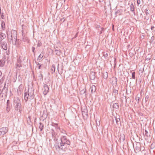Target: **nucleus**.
<instances>
[{"instance_id": "6e6552de", "label": "nucleus", "mask_w": 155, "mask_h": 155, "mask_svg": "<svg viewBox=\"0 0 155 155\" xmlns=\"http://www.w3.org/2000/svg\"><path fill=\"white\" fill-rule=\"evenodd\" d=\"M120 139L122 141H124L125 140V136L124 134H120Z\"/></svg>"}, {"instance_id": "4468645a", "label": "nucleus", "mask_w": 155, "mask_h": 155, "mask_svg": "<svg viewBox=\"0 0 155 155\" xmlns=\"http://www.w3.org/2000/svg\"><path fill=\"white\" fill-rule=\"evenodd\" d=\"M135 72H133L132 73V78L133 79H134L135 78Z\"/></svg>"}, {"instance_id": "423d86ee", "label": "nucleus", "mask_w": 155, "mask_h": 155, "mask_svg": "<svg viewBox=\"0 0 155 155\" xmlns=\"http://www.w3.org/2000/svg\"><path fill=\"white\" fill-rule=\"evenodd\" d=\"M90 89L92 93L95 92L96 91V87L94 85H92Z\"/></svg>"}, {"instance_id": "f03ea898", "label": "nucleus", "mask_w": 155, "mask_h": 155, "mask_svg": "<svg viewBox=\"0 0 155 155\" xmlns=\"http://www.w3.org/2000/svg\"><path fill=\"white\" fill-rule=\"evenodd\" d=\"M49 88L47 85L46 84L44 85L42 89V91L43 94L45 95H46L47 94L49 91Z\"/></svg>"}, {"instance_id": "ddd939ff", "label": "nucleus", "mask_w": 155, "mask_h": 155, "mask_svg": "<svg viewBox=\"0 0 155 155\" xmlns=\"http://www.w3.org/2000/svg\"><path fill=\"white\" fill-rule=\"evenodd\" d=\"M113 107L115 108H117L118 107V106L117 103H115L113 104Z\"/></svg>"}, {"instance_id": "4be33fe9", "label": "nucleus", "mask_w": 155, "mask_h": 155, "mask_svg": "<svg viewBox=\"0 0 155 155\" xmlns=\"http://www.w3.org/2000/svg\"><path fill=\"white\" fill-rule=\"evenodd\" d=\"M1 41L0 40V42Z\"/></svg>"}, {"instance_id": "dca6fc26", "label": "nucleus", "mask_w": 155, "mask_h": 155, "mask_svg": "<svg viewBox=\"0 0 155 155\" xmlns=\"http://www.w3.org/2000/svg\"><path fill=\"white\" fill-rule=\"evenodd\" d=\"M137 2L138 5H139L141 3L140 0H137Z\"/></svg>"}, {"instance_id": "7ed1b4c3", "label": "nucleus", "mask_w": 155, "mask_h": 155, "mask_svg": "<svg viewBox=\"0 0 155 155\" xmlns=\"http://www.w3.org/2000/svg\"><path fill=\"white\" fill-rule=\"evenodd\" d=\"M69 144L70 142L69 141L66 139H64L62 140L61 143V146H63L66 144L69 145Z\"/></svg>"}, {"instance_id": "f3484780", "label": "nucleus", "mask_w": 155, "mask_h": 155, "mask_svg": "<svg viewBox=\"0 0 155 155\" xmlns=\"http://www.w3.org/2000/svg\"><path fill=\"white\" fill-rule=\"evenodd\" d=\"M154 28V27L153 26H151V29L152 30H153Z\"/></svg>"}, {"instance_id": "20e7f679", "label": "nucleus", "mask_w": 155, "mask_h": 155, "mask_svg": "<svg viewBox=\"0 0 155 155\" xmlns=\"http://www.w3.org/2000/svg\"><path fill=\"white\" fill-rule=\"evenodd\" d=\"M110 81L113 84H116L117 82V78L113 77L110 79Z\"/></svg>"}, {"instance_id": "0eeeda50", "label": "nucleus", "mask_w": 155, "mask_h": 155, "mask_svg": "<svg viewBox=\"0 0 155 155\" xmlns=\"http://www.w3.org/2000/svg\"><path fill=\"white\" fill-rule=\"evenodd\" d=\"M6 37L4 33H2L0 35V38L1 40H3Z\"/></svg>"}, {"instance_id": "a211bd4d", "label": "nucleus", "mask_w": 155, "mask_h": 155, "mask_svg": "<svg viewBox=\"0 0 155 155\" xmlns=\"http://www.w3.org/2000/svg\"><path fill=\"white\" fill-rule=\"evenodd\" d=\"M2 74V72L0 71V77H1Z\"/></svg>"}, {"instance_id": "6ab92c4d", "label": "nucleus", "mask_w": 155, "mask_h": 155, "mask_svg": "<svg viewBox=\"0 0 155 155\" xmlns=\"http://www.w3.org/2000/svg\"><path fill=\"white\" fill-rule=\"evenodd\" d=\"M107 77H108V75H107V76H106V78H107Z\"/></svg>"}, {"instance_id": "412c9836", "label": "nucleus", "mask_w": 155, "mask_h": 155, "mask_svg": "<svg viewBox=\"0 0 155 155\" xmlns=\"http://www.w3.org/2000/svg\"><path fill=\"white\" fill-rule=\"evenodd\" d=\"M114 28V25H113V29H114V28Z\"/></svg>"}, {"instance_id": "9b49d317", "label": "nucleus", "mask_w": 155, "mask_h": 155, "mask_svg": "<svg viewBox=\"0 0 155 155\" xmlns=\"http://www.w3.org/2000/svg\"><path fill=\"white\" fill-rule=\"evenodd\" d=\"M118 91L117 90H114L113 91V94H114L115 96H116L118 94Z\"/></svg>"}, {"instance_id": "1a4fd4ad", "label": "nucleus", "mask_w": 155, "mask_h": 155, "mask_svg": "<svg viewBox=\"0 0 155 155\" xmlns=\"http://www.w3.org/2000/svg\"><path fill=\"white\" fill-rule=\"evenodd\" d=\"M2 47L5 50H6L7 49V46L5 44H3L2 45Z\"/></svg>"}, {"instance_id": "f257e3e1", "label": "nucleus", "mask_w": 155, "mask_h": 155, "mask_svg": "<svg viewBox=\"0 0 155 155\" xmlns=\"http://www.w3.org/2000/svg\"><path fill=\"white\" fill-rule=\"evenodd\" d=\"M34 98V93L33 91L31 90H28L27 92L25 93L24 99L26 101L28 99L31 100Z\"/></svg>"}, {"instance_id": "9d476101", "label": "nucleus", "mask_w": 155, "mask_h": 155, "mask_svg": "<svg viewBox=\"0 0 155 155\" xmlns=\"http://www.w3.org/2000/svg\"><path fill=\"white\" fill-rule=\"evenodd\" d=\"M2 27L3 29L4 30L5 28V23L3 21H2L1 24Z\"/></svg>"}, {"instance_id": "aec40b11", "label": "nucleus", "mask_w": 155, "mask_h": 155, "mask_svg": "<svg viewBox=\"0 0 155 155\" xmlns=\"http://www.w3.org/2000/svg\"><path fill=\"white\" fill-rule=\"evenodd\" d=\"M59 147L60 148L62 149V148L61 147Z\"/></svg>"}, {"instance_id": "39448f33", "label": "nucleus", "mask_w": 155, "mask_h": 155, "mask_svg": "<svg viewBox=\"0 0 155 155\" xmlns=\"http://www.w3.org/2000/svg\"><path fill=\"white\" fill-rule=\"evenodd\" d=\"M90 78L91 79L94 80L95 78V73L94 72H91L90 73L89 75Z\"/></svg>"}, {"instance_id": "f8f14e48", "label": "nucleus", "mask_w": 155, "mask_h": 155, "mask_svg": "<svg viewBox=\"0 0 155 155\" xmlns=\"http://www.w3.org/2000/svg\"><path fill=\"white\" fill-rule=\"evenodd\" d=\"M5 62L2 61H0V66L2 67L4 65Z\"/></svg>"}, {"instance_id": "2eb2a0df", "label": "nucleus", "mask_w": 155, "mask_h": 155, "mask_svg": "<svg viewBox=\"0 0 155 155\" xmlns=\"http://www.w3.org/2000/svg\"><path fill=\"white\" fill-rule=\"evenodd\" d=\"M51 69L52 71H53L52 72V73H54V72L55 71V68L54 66L52 65V68H51Z\"/></svg>"}]
</instances>
